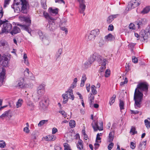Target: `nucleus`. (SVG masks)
Wrapping results in <instances>:
<instances>
[{"instance_id":"1","label":"nucleus","mask_w":150,"mask_h":150,"mask_svg":"<svg viewBox=\"0 0 150 150\" xmlns=\"http://www.w3.org/2000/svg\"><path fill=\"white\" fill-rule=\"evenodd\" d=\"M135 36L140 40L141 42L147 41L149 37H150V27L148 26L145 30H142L139 32V34L134 33Z\"/></svg>"},{"instance_id":"2","label":"nucleus","mask_w":150,"mask_h":150,"mask_svg":"<svg viewBox=\"0 0 150 150\" xmlns=\"http://www.w3.org/2000/svg\"><path fill=\"white\" fill-rule=\"evenodd\" d=\"M143 93L136 88L135 90L134 100V106L136 109H138L141 107V104L143 100Z\"/></svg>"},{"instance_id":"3","label":"nucleus","mask_w":150,"mask_h":150,"mask_svg":"<svg viewBox=\"0 0 150 150\" xmlns=\"http://www.w3.org/2000/svg\"><path fill=\"white\" fill-rule=\"evenodd\" d=\"M45 86L44 84L40 85L37 88L38 96H36L34 95H33V97L36 101H38L41 96L44 94L45 92Z\"/></svg>"},{"instance_id":"4","label":"nucleus","mask_w":150,"mask_h":150,"mask_svg":"<svg viewBox=\"0 0 150 150\" xmlns=\"http://www.w3.org/2000/svg\"><path fill=\"white\" fill-rule=\"evenodd\" d=\"M149 86L146 82H140L138 83L136 88L139 89L141 91L144 92V94H146L148 91Z\"/></svg>"},{"instance_id":"5","label":"nucleus","mask_w":150,"mask_h":150,"mask_svg":"<svg viewBox=\"0 0 150 150\" xmlns=\"http://www.w3.org/2000/svg\"><path fill=\"white\" fill-rule=\"evenodd\" d=\"M12 25L8 21L5 20L4 21L3 27L2 28L1 31L0 32V34H2L5 33H8L11 32L12 28Z\"/></svg>"},{"instance_id":"6","label":"nucleus","mask_w":150,"mask_h":150,"mask_svg":"<svg viewBox=\"0 0 150 150\" xmlns=\"http://www.w3.org/2000/svg\"><path fill=\"white\" fill-rule=\"evenodd\" d=\"M99 33V30L98 29H96L92 30L91 31L89 34H87L86 36V38L88 40H93L96 36Z\"/></svg>"},{"instance_id":"7","label":"nucleus","mask_w":150,"mask_h":150,"mask_svg":"<svg viewBox=\"0 0 150 150\" xmlns=\"http://www.w3.org/2000/svg\"><path fill=\"white\" fill-rule=\"evenodd\" d=\"M141 4V1L137 0H132L128 4L127 7L131 10L137 6Z\"/></svg>"},{"instance_id":"8","label":"nucleus","mask_w":150,"mask_h":150,"mask_svg":"<svg viewBox=\"0 0 150 150\" xmlns=\"http://www.w3.org/2000/svg\"><path fill=\"white\" fill-rule=\"evenodd\" d=\"M92 125L95 132L98 130L101 131L103 130V122L102 121L100 122L99 124L97 122H94L92 123Z\"/></svg>"},{"instance_id":"9","label":"nucleus","mask_w":150,"mask_h":150,"mask_svg":"<svg viewBox=\"0 0 150 150\" xmlns=\"http://www.w3.org/2000/svg\"><path fill=\"white\" fill-rule=\"evenodd\" d=\"M21 3L22 7L21 8V12L24 13H26L27 12V7L29 4L26 0H20Z\"/></svg>"},{"instance_id":"10","label":"nucleus","mask_w":150,"mask_h":150,"mask_svg":"<svg viewBox=\"0 0 150 150\" xmlns=\"http://www.w3.org/2000/svg\"><path fill=\"white\" fill-rule=\"evenodd\" d=\"M47 29L50 30V31H52L55 29V25L54 22L53 21H48V24H47L46 26Z\"/></svg>"},{"instance_id":"11","label":"nucleus","mask_w":150,"mask_h":150,"mask_svg":"<svg viewBox=\"0 0 150 150\" xmlns=\"http://www.w3.org/2000/svg\"><path fill=\"white\" fill-rule=\"evenodd\" d=\"M101 57L102 56L96 52H94L93 54L91 55L90 59L91 60V62H93L95 60L98 62Z\"/></svg>"},{"instance_id":"12","label":"nucleus","mask_w":150,"mask_h":150,"mask_svg":"<svg viewBox=\"0 0 150 150\" xmlns=\"http://www.w3.org/2000/svg\"><path fill=\"white\" fill-rule=\"evenodd\" d=\"M65 96H67V97L70 99L73 100H74V96L73 94V91L72 89H68V90L64 94Z\"/></svg>"},{"instance_id":"13","label":"nucleus","mask_w":150,"mask_h":150,"mask_svg":"<svg viewBox=\"0 0 150 150\" xmlns=\"http://www.w3.org/2000/svg\"><path fill=\"white\" fill-rule=\"evenodd\" d=\"M104 39L107 42H111L115 39V37L111 34L109 33L105 37Z\"/></svg>"},{"instance_id":"14","label":"nucleus","mask_w":150,"mask_h":150,"mask_svg":"<svg viewBox=\"0 0 150 150\" xmlns=\"http://www.w3.org/2000/svg\"><path fill=\"white\" fill-rule=\"evenodd\" d=\"M147 23L146 20V18H141L139 21L137 22V24L138 25V28H139L141 26H143L145 25Z\"/></svg>"},{"instance_id":"15","label":"nucleus","mask_w":150,"mask_h":150,"mask_svg":"<svg viewBox=\"0 0 150 150\" xmlns=\"http://www.w3.org/2000/svg\"><path fill=\"white\" fill-rule=\"evenodd\" d=\"M93 62L90 59L86 61L83 66V68L85 69H88L91 66V64Z\"/></svg>"},{"instance_id":"16","label":"nucleus","mask_w":150,"mask_h":150,"mask_svg":"<svg viewBox=\"0 0 150 150\" xmlns=\"http://www.w3.org/2000/svg\"><path fill=\"white\" fill-rule=\"evenodd\" d=\"M6 70L3 68L0 74V84H2L4 82L5 75Z\"/></svg>"},{"instance_id":"17","label":"nucleus","mask_w":150,"mask_h":150,"mask_svg":"<svg viewBox=\"0 0 150 150\" xmlns=\"http://www.w3.org/2000/svg\"><path fill=\"white\" fill-rule=\"evenodd\" d=\"M20 32V29L18 27L15 26L13 27L12 30L11 31L10 33L11 35H13L19 33Z\"/></svg>"},{"instance_id":"18","label":"nucleus","mask_w":150,"mask_h":150,"mask_svg":"<svg viewBox=\"0 0 150 150\" xmlns=\"http://www.w3.org/2000/svg\"><path fill=\"white\" fill-rule=\"evenodd\" d=\"M25 21L27 23V25H25L28 28V30H29V32H28L31 35V30L30 28V26L31 25V20L30 19L28 18H26L25 19Z\"/></svg>"},{"instance_id":"19","label":"nucleus","mask_w":150,"mask_h":150,"mask_svg":"<svg viewBox=\"0 0 150 150\" xmlns=\"http://www.w3.org/2000/svg\"><path fill=\"white\" fill-rule=\"evenodd\" d=\"M48 11L50 14L54 16L58 13V9L57 8L53 9L52 8H50L48 9Z\"/></svg>"},{"instance_id":"20","label":"nucleus","mask_w":150,"mask_h":150,"mask_svg":"<svg viewBox=\"0 0 150 150\" xmlns=\"http://www.w3.org/2000/svg\"><path fill=\"white\" fill-rule=\"evenodd\" d=\"M106 62V59H104L102 56L98 62L99 64H100L102 66H105Z\"/></svg>"},{"instance_id":"21","label":"nucleus","mask_w":150,"mask_h":150,"mask_svg":"<svg viewBox=\"0 0 150 150\" xmlns=\"http://www.w3.org/2000/svg\"><path fill=\"white\" fill-rule=\"evenodd\" d=\"M47 100L45 99L42 100L39 103L40 108L42 109H44L46 108V104Z\"/></svg>"},{"instance_id":"22","label":"nucleus","mask_w":150,"mask_h":150,"mask_svg":"<svg viewBox=\"0 0 150 150\" xmlns=\"http://www.w3.org/2000/svg\"><path fill=\"white\" fill-rule=\"evenodd\" d=\"M56 138V137L54 135H48L45 137V139L47 141H54Z\"/></svg>"},{"instance_id":"23","label":"nucleus","mask_w":150,"mask_h":150,"mask_svg":"<svg viewBox=\"0 0 150 150\" xmlns=\"http://www.w3.org/2000/svg\"><path fill=\"white\" fill-rule=\"evenodd\" d=\"M79 7L80 8L79 10L80 12L81 13H83V15H85V13L84 12L86 7V6L85 4H79Z\"/></svg>"},{"instance_id":"24","label":"nucleus","mask_w":150,"mask_h":150,"mask_svg":"<svg viewBox=\"0 0 150 150\" xmlns=\"http://www.w3.org/2000/svg\"><path fill=\"white\" fill-rule=\"evenodd\" d=\"M9 111H6L4 112L0 116V118L4 119V118L8 117H11V115H9Z\"/></svg>"},{"instance_id":"25","label":"nucleus","mask_w":150,"mask_h":150,"mask_svg":"<svg viewBox=\"0 0 150 150\" xmlns=\"http://www.w3.org/2000/svg\"><path fill=\"white\" fill-rule=\"evenodd\" d=\"M76 146L78 149L81 150L83 148V142L81 139H79L77 142Z\"/></svg>"},{"instance_id":"26","label":"nucleus","mask_w":150,"mask_h":150,"mask_svg":"<svg viewBox=\"0 0 150 150\" xmlns=\"http://www.w3.org/2000/svg\"><path fill=\"white\" fill-rule=\"evenodd\" d=\"M86 75L85 74H83L82 75V78L81 79V82L80 84V86L81 87L84 86L85 82L86 80Z\"/></svg>"},{"instance_id":"27","label":"nucleus","mask_w":150,"mask_h":150,"mask_svg":"<svg viewBox=\"0 0 150 150\" xmlns=\"http://www.w3.org/2000/svg\"><path fill=\"white\" fill-rule=\"evenodd\" d=\"M150 11V6H146L141 11V13L142 14L148 13Z\"/></svg>"},{"instance_id":"28","label":"nucleus","mask_w":150,"mask_h":150,"mask_svg":"<svg viewBox=\"0 0 150 150\" xmlns=\"http://www.w3.org/2000/svg\"><path fill=\"white\" fill-rule=\"evenodd\" d=\"M114 138V132H110L109 135L108 141L109 142H112Z\"/></svg>"},{"instance_id":"29","label":"nucleus","mask_w":150,"mask_h":150,"mask_svg":"<svg viewBox=\"0 0 150 150\" xmlns=\"http://www.w3.org/2000/svg\"><path fill=\"white\" fill-rule=\"evenodd\" d=\"M16 25L18 26H19L21 27V28L22 29L26 31L29 32V30H28V28L25 25H22L19 23L17 24Z\"/></svg>"},{"instance_id":"30","label":"nucleus","mask_w":150,"mask_h":150,"mask_svg":"<svg viewBox=\"0 0 150 150\" xmlns=\"http://www.w3.org/2000/svg\"><path fill=\"white\" fill-rule=\"evenodd\" d=\"M116 96L115 95H113L111 97L109 101V104L110 105H112L115 101Z\"/></svg>"},{"instance_id":"31","label":"nucleus","mask_w":150,"mask_h":150,"mask_svg":"<svg viewBox=\"0 0 150 150\" xmlns=\"http://www.w3.org/2000/svg\"><path fill=\"white\" fill-rule=\"evenodd\" d=\"M62 48L59 49L56 54V60H57V59L60 57V55L62 54Z\"/></svg>"},{"instance_id":"32","label":"nucleus","mask_w":150,"mask_h":150,"mask_svg":"<svg viewBox=\"0 0 150 150\" xmlns=\"http://www.w3.org/2000/svg\"><path fill=\"white\" fill-rule=\"evenodd\" d=\"M119 107L120 111L124 109V103L123 101L121 100L119 101Z\"/></svg>"},{"instance_id":"33","label":"nucleus","mask_w":150,"mask_h":150,"mask_svg":"<svg viewBox=\"0 0 150 150\" xmlns=\"http://www.w3.org/2000/svg\"><path fill=\"white\" fill-rule=\"evenodd\" d=\"M41 4L43 8L44 9L47 8L46 0H41Z\"/></svg>"},{"instance_id":"34","label":"nucleus","mask_w":150,"mask_h":150,"mask_svg":"<svg viewBox=\"0 0 150 150\" xmlns=\"http://www.w3.org/2000/svg\"><path fill=\"white\" fill-rule=\"evenodd\" d=\"M23 102V100L21 99H18L16 103V106L17 108L21 107Z\"/></svg>"},{"instance_id":"35","label":"nucleus","mask_w":150,"mask_h":150,"mask_svg":"<svg viewBox=\"0 0 150 150\" xmlns=\"http://www.w3.org/2000/svg\"><path fill=\"white\" fill-rule=\"evenodd\" d=\"M62 97L63 98V103L65 104L68 102L69 98L68 97H67V96H66L64 94L62 95Z\"/></svg>"},{"instance_id":"36","label":"nucleus","mask_w":150,"mask_h":150,"mask_svg":"<svg viewBox=\"0 0 150 150\" xmlns=\"http://www.w3.org/2000/svg\"><path fill=\"white\" fill-rule=\"evenodd\" d=\"M69 123L70 126L71 128H73L75 127L76 123L75 122L74 120H71L69 121Z\"/></svg>"},{"instance_id":"37","label":"nucleus","mask_w":150,"mask_h":150,"mask_svg":"<svg viewBox=\"0 0 150 150\" xmlns=\"http://www.w3.org/2000/svg\"><path fill=\"white\" fill-rule=\"evenodd\" d=\"M91 90L92 93L93 94H97V92L96 90V88L94 85H92L91 86Z\"/></svg>"},{"instance_id":"38","label":"nucleus","mask_w":150,"mask_h":150,"mask_svg":"<svg viewBox=\"0 0 150 150\" xmlns=\"http://www.w3.org/2000/svg\"><path fill=\"white\" fill-rule=\"evenodd\" d=\"M48 122L47 120H43L40 121L39 123L38 124V125L39 127H41L44 124L46 123L47 122Z\"/></svg>"},{"instance_id":"39","label":"nucleus","mask_w":150,"mask_h":150,"mask_svg":"<svg viewBox=\"0 0 150 150\" xmlns=\"http://www.w3.org/2000/svg\"><path fill=\"white\" fill-rule=\"evenodd\" d=\"M24 86V83H22L21 81H18V84L17 85V87L20 88H23Z\"/></svg>"},{"instance_id":"40","label":"nucleus","mask_w":150,"mask_h":150,"mask_svg":"<svg viewBox=\"0 0 150 150\" xmlns=\"http://www.w3.org/2000/svg\"><path fill=\"white\" fill-rule=\"evenodd\" d=\"M144 123L147 128L148 129L149 128L150 126V122L147 120L146 119L144 120Z\"/></svg>"},{"instance_id":"41","label":"nucleus","mask_w":150,"mask_h":150,"mask_svg":"<svg viewBox=\"0 0 150 150\" xmlns=\"http://www.w3.org/2000/svg\"><path fill=\"white\" fill-rule=\"evenodd\" d=\"M105 42L104 40L102 39H100L99 42V45L100 47H102L104 45Z\"/></svg>"},{"instance_id":"42","label":"nucleus","mask_w":150,"mask_h":150,"mask_svg":"<svg viewBox=\"0 0 150 150\" xmlns=\"http://www.w3.org/2000/svg\"><path fill=\"white\" fill-rule=\"evenodd\" d=\"M113 21L112 18L111 16H109L107 19V22L108 24H110Z\"/></svg>"},{"instance_id":"43","label":"nucleus","mask_w":150,"mask_h":150,"mask_svg":"<svg viewBox=\"0 0 150 150\" xmlns=\"http://www.w3.org/2000/svg\"><path fill=\"white\" fill-rule=\"evenodd\" d=\"M130 132L132 133V135H134L137 133V132L136 131V129L135 127H132Z\"/></svg>"},{"instance_id":"44","label":"nucleus","mask_w":150,"mask_h":150,"mask_svg":"<svg viewBox=\"0 0 150 150\" xmlns=\"http://www.w3.org/2000/svg\"><path fill=\"white\" fill-rule=\"evenodd\" d=\"M25 74L27 75V76L30 77V74H32L31 72H30L29 71V69L28 68H26L25 71Z\"/></svg>"},{"instance_id":"45","label":"nucleus","mask_w":150,"mask_h":150,"mask_svg":"<svg viewBox=\"0 0 150 150\" xmlns=\"http://www.w3.org/2000/svg\"><path fill=\"white\" fill-rule=\"evenodd\" d=\"M94 99V96L92 93L89 94V96L88 97L89 101H93Z\"/></svg>"},{"instance_id":"46","label":"nucleus","mask_w":150,"mask_h":150,"mask_svg":"<svg viewBox=\"0 0 150 150\" xmlns=\"http://www.w3.org/2000/svg\"><path fill=\"white\" fill-rule=\"evenodd\" d=\"M6 146V143L3 140L0 141V147L4 148Z\"/></svg>"},{"instance_id":"47","label":"nucleus","mask_w":150,"mask_h":150,"mask_svg":"<svg viewBox=\"0 0 150 150\" xmlns=\"http://www.w3.org/2000/svg\"><path fill=\"white\" fill-rule=\"evenodd\" d=\"M59 112L63 115V116L64 118H65L67 117V113L64 111H59Z\"/></svg>"},{"instance_id":"48","label":"nucleus","mask_w":150,"mask_h":150,"mask_svg":"<svg viewBox=\"0 0 150 150\" xmlns=\"http://www.w3.org/2000/svg\"><path fill=\"white\" fill-rule=\"evenodd\" d=\"M110 74V71L109 69H107L105 72V76L106 77H108Z\"/></svg>"},{"instance_id":"49","label":"nucleus","mask_w":150,"mask_h":150,"mask_svg":"<svg viewBox=\"0 0 150 150\" xmlns=\"http://www.w3.org/2000/svg\"><path fill=\"white\" fill-rule=\"evenodd\" d=\"M38 34H39L40 37L41 38H42V39L44 41H47V39H46L45 38H44L43 37V36H42V33L41 31H40L38 32Z\"/></svg>"},{"instance_id":"50","label":"nucleus","mask_w":150,"mask_h":150,"mask_svg":"<svg viewBox=\"0 0 150 150\" xmlns=\"http://www.w3.org/2000/svg\"><path fill=\"white\" fill-rule=\"evenodd\" d=\"M27 105L30 107L31 110H32L34 108V105L33 104L32 102H29L28 103Z\"/></svg>"},{"instance_id":"51","label":"nucleus","mask_w":150,"mask_h":150,"mask_svg":"<svg viewBox=\"0 0 150 150\" xmlns=\"http://www.w3.org/2000/svg\"><path fill=\"white\" fill-rule=\"evenodd\" d=\"M114 146V144L112 142H110L109 144L108 145V149L109 150H110L112 149V148L113 146Z\"/></svg>"},{"instance_id":"52","label":"nucleus","mask_w":150,"mask_h":150,"mask_svg":"<svg viewBox=\"0 0 150 150\" xmlns=\"http://www.w3.org/2000/svg\"><path fill=\"white\" fill-rule=\"evenodd\" d=\"M132 61L134 63H136L138 62V59L136 58L134 56H133L132 57Z\"/></svg>"},{"instance_id":"53","label":"nucleus","mask_w":150,"mask_h":150,"mask_svg":"<svg viewBox=\"0 0 150 150\" xmlns=\"http://www.w3.org/2000/svg\"><path fill=\"white\" fill-rule=\"evenodd\" d=\"M129 28L130 29H135V26L133 23H130L129 26Z\"/></svg>"},{"instance_id":"54","label":"nucleus","mask_w":150,"mask_h":150,"mask_svg":"<svg viewBox=\"0 0 150 150\" xmlns=\"http://www.w3.org/2000/svg\"><path fill=\"white\" fill-rule=\"evenodd\" d=\"M15 4L16 6H18L19 4V3L18 2H16V0H14L13 1V4L11 5V8H13L14 10V6L15 5Z\"/></svg>"},{"instance_id":"55","label":"nucleus","mask_w":150,"mask_h":150,"mask_svg":"<svg viewBox=\"0 0 150 150\" xmlns=\"http://www.w3.org/2000/svg\"><path fill=\"white\" fill-rule=\"evenodd\" d=\"M106 68V66H102L100 67L99 70V71L100 73H102L104 71L105 69Z\"/></svg>"},{"instance_id":"56","label":"nucleus","mask_w":150,"mask_h":150,"mask_svg":"<svg viewBox=\"0 0 150 150\" xmlns=\"http://www.w3.org/2000/svg\"><path fill=\"white\" fill-rule=\"evenodd\" d=\"M128 82V80H127V79L126 78H125V81L123 82H122L120 83V85L122 86L124 85V84H126Z\"/></svg>"},{"instance_id":"57","label":"nucleus","mask_w":150,"mask_h":150,"mask_svg":"<svg viewBox=\"0 0 150 150\" xmlns=\"http://www.w3.org/2000/svg\"><path fill=\"white\" fill-rule=\"evenodd\" d=\"M130 147L133 149L135 148V144L133 142L130 143Z\"/></svg>"},{"instance_id":"58","label":"nucleus","mask_w":150,"mask_h":150,"mask_svg":"<svg viewBox=\"0 0 150 150\" xmlns=\"http://www.w3.org/2000/svg\"><path fill=\"white\" fill-rule=\"evenodd\" d=\"M76 83H74V82H73L72 84H71V86L69 87V89H70V88L71 89L74 88L75 87H76Z\"/></svg>"},{"instance_id":"59","label":"nucleus","mask_w":150,"mask_h":150,"mask_svg":"<svg viewBox=\"0 0 150 150\" xmlns=\"http://www.w3.org/2000/svg\"><path fill=\"white\" fill-rule=\"evenodd\" d=\"M23 131L24 132L26 133H28L29 132V130L28 128V127H25L23 129Z\"/></svg>"},{"instance_id":"60","label":"nucleus","mask_w":150,"mask_h":150,"mask_svg":"<svg viewBox=\"0 0 150 150\" xmlns=\"http://www.w3.org/2000/svg\"><path fill=\"white\" fill-rule=\"evenodd\" d=\"M113 28L114 27L111 24L108 27V30H109L112 31L113 30Z\"/></svg>"},{"instance_id":"61","label":"nucleus","mask_w":150,"mask_h":150,"mask_svg":"<svg viewBox=\"0 0 150 150\" xmlns=\"http://www.w3.org/2000/svg\"><path fill=\"white\" fill-rule=\"evenodd\" d=\"M10 0H5L4 1V7L6 8V5L9 4V2Z\"/></svg>"},{"instance_id":"62","label":"nucleus","mask_w":150,"mask_h":150,"mask_svg":"<svg viewBox=\"0 0 150 150\" xmlns=\"http://www.w3.org/2000/svg\"><path fill=\"white\" fill-rule=\"evenodd\" d=\"M67 21V20L66 18H62L61 21L62 24H65Z\"/></svg>"},{"instance_id":"63","label":"nucleus","mask_w":150,"mask_h":150,"mask_svg":"<svg viewBox=\"0 0 150 150\" xmlns=\"http://www.w3.org/2000/svg\"><path fill=\"white\" fill-rule=\"evenodd\" d=\"M90 84L89 83H87L86 84V89L88 92L90 91Z\"/></svg>"},{"instance_id":"64","label":"nucleus","mask_w":150,"mask_h":150,"mask_svg":"<svg viewBox=\"0 0 150 150\" xmlns=\"http://www.w3.org/2000/svg\"><path fill=\"white\" fill-rule=\"evenodd\" d=\"M100 135L99 134V133H98L97 134L96 139V142H98V140H100L101 139V138L100 137H99Z\"/></svg>"}]
</instances>
